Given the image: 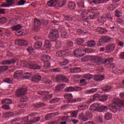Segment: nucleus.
Segmentation results:
<instances>
[{
    "label": "nucleus",
    "instance_id": "f257e3e1",
    "mask_svg": "<svg viewBox=\"0 0 124 124\" xmlns=\"http://www.w3.org/2000/svg\"><path fill=\"white\" fill-rule=\"evenodd\" d=\"M124 106V100L121 101L119 99L114 98L113 100L112 105L109 106L108 109L116 113L117 111H121L122 110V107Z\"/></svg>",
    "mask_w": 124,
    "mask_h": 124
},
{
    "label": "nucleus",
    "instance_id": "f03ea898",
    "mask_svg": "<svg viewBox=\"0 0 124 124\" xmlns=\"http://www.w3.org/2000/svg\"><path fill=\"white\" fill-rule=\"evenodd\" d=\"M98 15H99V13L97 12H92V13H91L88 11H85L81 13V17L83 22H87L88 23L89 22L88 20L95 19Z\"/></svg>",
    "mask_w": 124,
    "mask_h": 124
},
{
    "label": "nucleus",
    "instance_id": "7ed1b4c3",
    "mask_svg": "<svg viewBox=\"0 0 124 124\" xmlns=\"http://www.w3.org/2000/svg\"><path fill=\"white\" fill-rule=\"evenodd\" d=\"M51 79L53 80L54 82H58L59 83L62 82H68V78L62 74L56 76L53 75L52 76Z\"/></svg>",
    "mask_w": 124,
    "mask_h": 124
},
{
    "label": "nucleus",
    "instance_id": "20e7f679",
    "mask_svg": "<svg viewBox=\"0 0 124 124\" xmlns=\"http://www.w3.org/2000/svg\"><path fill=\"white\" fill-rule=\"evenodd\" d=\"M93 118V113L89 111H87L85 113V115H84V113H81L78 115V120L82 121V122H87L89 119H92Z\"/></svg>",
    "mask_w": 124,
    "mask_h": 124
},
{
    "label": "nucleus",
    "instance_id": "39448f33",
    "mask_svg": "<svg viewBox=\"0 0 124 124\" xmlns=\"http://www.w3.org/2000/svg\"><path fill=\"white\" fill-rule=\"evenodd\" d=\"M65 99H67V102L69 103H73L75 102H77L78 101H81L82 99L78 98V99H72L73 98V96L71 93H66L64 95Z\"/></svg>",
    "mask_w": 124,
    "mask_h": 124
},
{
    "label": "nucleus",
    "instance_id": "423d86ee",
    "mask_svg": "<svg viewBox=\"0 0 124 124\" xmlns=\"http://www.w3.org/2000/svg\"><path fill=\"white\" fill-rule=\"evenodd\" d=\"M50 39H53V40H57L59 38V31L56 29H52L48 35Z\"/></svg>",
    "mask_w": 124,
    "mask_h": 124
},
{
    "label": "nucleus",
    "instance_id": "0eeeda50",
    "mask_svg": "<svg viewBox=\"0 0 124 124\" xmlns=\"http://www.w3.org/2000/svg\"><path fill=\"white\" fill-rule=\"evenodd\" d=\"M113 60L114 59L113 58H107L105 59L103 63H105V64H109V67H110V68H112V69L114 71H116L117 70V67H116V65L114 63H110V62H112Z\"/></svg>",
    "mask_w": 124,
    "mask_h": 124
},
{
    "label": "nucleus",
    "instance_id": "6e6552de",
    "mask_svg": "<svg viewBox=\"0 0 124 124\" xmlns=\"http://www.w3.org/2000/svg\"><path fill=\"white\" fill-rule=\"evenodd\" d=\"M12 29L13 31H16V35H25V33L21 32V31H20V30H22V25L20 24L14 25L12 27Z\"/></svg>",
    "mask_w": 124,
    "mask_h": 124
},
{
    "label": "nucleus",
    "instance_id": "1a4fd4ad",
    "mask_svg": "<svg viewBox=\"0 0 124 124\" xmlns=\"http://www.w3.org/2000/svg\"><path fill=\"white\" fill-rule=\"evenodd\" d=\"M28 90L26 88H21L17 89L16 92V96L17 97H19V96H23L27 93V91Z\"/></svg>",
    "mask_w": 124,
    "mask_h": 124
},
{
    "label": "nucleus",
    "instance_id": "9d476101",
    "mask_svg": "<svg viewBox=\"0 0 124 124\" xmlns=\"http://www.w3.org/2000/svg\"><path fill=\"white\" fill-rule=\"evenodd\" d=\"M82 90V88L80 87H69L65 89V92L66 93H70L71 92H79Z\"/></svg>",
    "mask_w": 124,
    "mask_h": 124
},
{
    "label": "nucleus",
    "instance_id": "9b49d317",
    "mask_svg": "<svg viewBox=\"0 0 124 124\" xmlns=\"http://www.w3.org/2000/svg\"><path fill=\"white\" fill-rule=\"evenodd\" d=\"M16 45L18 46H28V42L23 39H18L15 42Z\"/></svg>",
    "mask_w": 124,
    "mask_h": 124
},
{
    "label": "nucleus",
    "instance_id": "f8f14e48",
    "mask_svg": "<svg viewBox=\"0 0 124 124\" xmlns=\"http://www.w3.org/2000/svg\"><path fill=\"white\" fill-rule=\"evenodd\" d=\"M51 41H52V40H46L44 46V50H46V51H48V50H50V48L52 47V44H51Z\"/></svg>",
    "mask_w": 124,
    "mask_h": 124
},
{
    "label": "nucleus",
    "instance_id": "ddd939ff",
    "mask_svg": "<svg viewBox=\"0 0 124 124\" xmlns=\"http://www.w3.org/2000/svg\"><path fill=\"white\" fill-rule=\"evenodd\" d=\"M41 25V22H40L39 19H37L36 18H35L34 19V27L35 31H37L39 30V26H40Z\"/></svg>",
    "mask_w": 124,
    "mask_h": 124
},
{
    "label": "nucleus",
    "instance_id": "4468645a",
    "mask_svg": "<svg viewBox=\"0 0 124 124\" xmlns=\"http://www.w3.org/2000/svg\"><path fill=\"white\" fill-rule=\"evenodd\" d=\"M94 63L97 64L98 62H103V59L102 57L100 56H95L92 60Z\"/></svg>",
    "mask_w": 124,
    "mask_h": 124
},
{
    "label": "nucleus",
    "instance_id": "2eb2a0df",
    "mask_svg": "<svg viewBox=\"0 0 124 124\" xmlns=\"http://www.w3.org/2000/svg\"><path fill=\"white\" fill-rule=\"evenodd\" d=\"M115 49V45L113 44H109L106 46V51L108 52H113V50Z\"/></svg>",
    "mask_w": 124,
    "mask_h": 124
},
{
    "label": "nucleus",
    "instance_id": "dca6fc26",
    "mask_svg": "<svg viewBox=\"0 0 124 124\" xmlns=\"http://www.w3.org/2000/svg\"><path fill=\"white\" fill-rule=\"evenodd\" d=\"M99 106H100V104H99L98 103H96L91 105L90 107V109L92 111H97Z\"/></svg>",
    "mask_w": 124,
    "mask_h": 124
},
{
    "label": "nucleus",
    "instance_id": "f3484780",
    "mask_svg": "<svg viewBox=\"0 0 124 124\" xmlns=\"http://www.w3.org/2000/svg\"><path fill=\"white\" fill-rule=\"evenodd\" d=\"M41 77L40 75H35L32 78L31 81L34 83H38L39 81H41Z\"/></svg>",
    "mask_w": 124,
    "mask_h": 124
},
{
    "label": "nucleus",
    "instance_id": "a211bd4d",
    "mask_svg": "<svg viewBox=\"0 0 124 124\" xmlns=\"http://www.w3.org/2000/svg\"><path fill=\"white\" fill-rule=\"evenodd\" d=\"M20 77H23V72L21 71H17L14 74V78L15 79H18Z\"/></svg>",
    "mask_w": 124,
    "mask_h": 124
},
{
    "label": "nucleus",
    "instance_id": "6ab92c4d",
    "mask_svg": "<svg viewBox=\"0 0 124 124\" xmlns=\"http://www.w3.org/2000/svg\"><path fill=\"white\" fill-rule=\"evenodd\" d=\"M59 2V0H50L47 2V4L49 6L54 7L56 6Z\"/></svg>",
    "mask_w": 124,
    "mask_h": 124
},
{
    "label": "nucleus",
    "instance_id": "aec40b11",
    "mask_svg": "<svg viewBox=\"0 0 124 124\" xmlns=\"http://www.w3.org/2000/svg\"><path fill=\"white\" fill-rule=\"evenodd\" d=\"M17 62V59H11L7 61H4L2 63V64H12V63H15Z\"/></svg>",
    "mask_w": 124,
    "mask_h": 124
},
{
    "label": "nucleus",
    "instance_id": "412c9836",
    "mask_svg": "<svg viewBox=\"0 0 124 124\" xmlns=\"http://www.w3.org/2000/svg\"><path fill=\"white\" fill-rule=\"evenodd\" d=\"M105 77L104 75H96L94 76L93 79L95 81H102L104 80Z\"/></svg>",
    "mask_w": 124,
    "mask_h": 124
},
{
    "label": "nucleus",
    "instance_id": "4be33fe9",
    "mask_svg": "<svg viewBox=\"0 0 124 124\" xmlns=\"http://www.w3.org/2000/svg\"><path fill=\"white\" fill-rule=\"evenodd\" d=\"M100 98V94L96 93L93 95V99H91L89 101H88V102H89V103H91V102H93V101H95V100H97V99H99V100Z\"/></svg>",
    "mask_w": 124,
    "mask_h": 124
},
{
    "label": "nucleus",
    "instance_id": "5701e85b",
    "mask_svg": "<svg viewBox=\"0 0 124 124\" xmlns=\"http://www.w3.org/2000/svg\"><path fill=\"white\" fill-rule=\"evenodd\" d=\"M41 60L44 62H48L51 60V57L49 55H43Z\"/></svg>",
    "mask_w": 124,
    "mask_h": 124
},
{
    "label": "nucleus",
    "instance_id": "b1692460",
    "mask_svg": "<svg viewBox=\"0 0 124 124\" xmlns=\"http://www.w3.org/2000/svg\"><path fill=\"white\" fill-rule=\"evenodd\" d=\"M68 7L71 10H74L76 7V4L74 2H70L68 3Z\"/></svg>",
    "mask_w": 124,
    "mask_h": 124
},
{
    "label": "nucleus",
    "instance_id": "393cba45",
    "mask_svg": "<svg viewBox=\"0 0 124 124\" xmlns=\"http://www.w3.org/2000/svg\"><path fill=\"white\" fill-rule=\"evenodd\" d=\"M108 108L106 106H99L97 109V112H104L107 111Z\"/></svg>",
    "mask_w": 124,
    "mask_h": 124
},
{
    "label": "nucleus",
    "instance_id": "a878e982",
    "mask_svg": "<svg viewBox=\"0 0 124 124\" xmlns=\"http://www.w3.org/2000/svg\"><path fill=\"white\" fill-rule=\"evenodd\" d=\"M102 38H103L106 43H110V42H111L112 40H113V38L110 37H108V36H105L104 37H102Z\"/></svg>",
    "mask_w": 124,
    "mask_h": 124
},
{
    "label": "nucleus",
    "instance_id": "bb28decb",
    "mask_svg": "<svg viewBox=\"0 0 124 124\" xmlns=\"http://www.w3.org/2000/svg\"><path fill=\"white\" fill-rule=\"evenodd\" d=\"M1 103L2 104H6L8 105V104H11V103H12V100L10 99H4L1 101Z\"/></svg>",
    "mask_w": 124,
    "mask_h": 124
},
{
    "label": "nucleus",
    "instance_id": "cd10ccee",
    "mask_svg": "<svg viewBox=\"0 0 124 124\" xmlns=\"http://www.w3.org/2000/svg\"><path fill=\"white\" fill-rule=\"evenodd\" d=\"M82 69L80 67H75L71 69V73H77V72H81Z\"/></svg>",
    "mask_w": 124,
    "mask_h": 124
},
{
    "label": "nucleus",
    "instance_id": "c85d7f7f",
    "mask_svg": "<svg viewBox=\"0 0 124 124\" xmlns=\"http://www.w3.org/2000/svg\"><path fill=\"white\" fill-rule=\"evenodd\" d=\"M69 63V61L67 60V59H62L61 62H59V64L60 65H66V64H68Z\"/></svg>",
    "mask_w": 124,
    "mask_h": 124
},
{
    "label": "nucleus",
    "instance_id": "c756f323",
    "mask_svg": "<svg viewBox=\"0 0 124 124\" xmlns=\"http://www.w3.org/2000/svg\"><path fill=\"white\" fill-rule=\"evenodd\" d=\"M42 42L37 41L35 43L34 46L36 49H38V48H41V47H42Z\"/></svg>",
    "mask_w": 124,
    "mask_h": 124
},
{
    "label": "nucleus",
    "instance_id": "7c9ffc66",
    "mask_svg": "<svg viewBox=\"0 0 124 124\" xmlns=\"http://www.w3.org/2000/svg\"><path fill=\"white\" fill-rule=\"evenodd\" d=\"M105 43H106L105 41L104 40V39H103L102 37H101L99 40L98 43L97 44V45L98 46H103L105 45Z\"/></svg>",
    "mask_w": 124,
    "mask_h": 124
},
{
    "label": "nucleus",
    "instance_id": "2f4dec72",
    "mask_svg": "<svg viewBox=\"0 0 124 124\" xmlns=\"http://www.w3.org/2000/svg\"><path fill=\"white\" fill-rule=\"evenodd\" d=\"M97 91L96 89H92L84 92L85 94H90L91 93H95Z\"/></svg>",
    "mask_w": 124,
    "mask_h": 124
},
{
    "label": "nucleus",
    "instance_id": "473e14b6",
    "mask_svg": "<svg viewBox=\"0 0 124 124\" xmlns=\"http://www.w3.org/2000/svg\"><path fill=\"white\" fill-rule=\"evenodd\" d=\"M112 119V113L107 112L105 115V120L107 121H109Z\"/></svg>",
    "mask_w": 124,
    "mask_h": 124
},
{
    "label": "nucleus",
    "instance_id": "72a5a7b5",
    "mask_svg": "<svg viewBox=\"0 0 124 124\" xmlns=\"http://www.w3.org/2000/svg\"><path fill=\"white\" fill-rule=\"evenodd\" d=\"M56 56L58 58H63V50H59L56 52Z\"/></svg>",
    "mask_w": 124,
    "mask_h": 124
},
{
    "label": "nucleus",
    "instance_id": "f704fd0d",
    "mask_svg": "<svg viewBox=\"0 0 124 124\" xmlns=\"http://www.w3.org/2000/svg\"><path fill=\"white\" fill-rule=\"evenodd\" d=\"M107 99H108V96L104 94L102 95L101 96L100 95V99H99L100 101H102V102L106 101H107Z\"/></svg>",
    "mask_w": 124,
    "mask_h": 124
},
{
    "label": "nucleus",
    "instance_id": "c9c22d12",
    "mask_svg": "<svg viewBox=\"0 0 124 124\" xmlns=\"http://www.w3.org/2000/svg\"><path fill=\"white\" fill-rule=\"evenodd\" d=\"M95 45V42L93 40L87 42V46H88V47H94Z\"/></svg>",
    "mask_w": 124,
    "mask_h": 124
},
{
    "label": "nucleus",
    "instance_id": "e433bc0d",
    "mask_svg": "<svg viewBox=\"0 0 124 124\" xmlns=\"http://www.w3.org/2000/svg\"><path fill=\"white\" fill-rule=\"evenodd\" d=\"M31 75L30 73H24V72H23V75H22L23 79H29L31 77Z\"/></svg>",
    "mask_w": 124,
    "mask_h": 124
},
{
    "label": "nucleus",
    "instance_id": "4c0bfd02",
    "mask_svg": "<svg viewBox=\"0 0 124 124\" xmlns=\"http://www.w3.org/2000/svg\"><path fill=\"white\" fill-rule=\"evenodd\" d=\"M64 87H65V85L63 84H61L59 85H57L56 87V91H61V90H62V89H64Z\"/></svg>",
    "mask_w": 124,
    "mask_h": 124
},
{
    "label": "nucleus",
    "instance_id": "58836bf2",
    "mask_svg": "<svg viewBox=\"0 0 124 124\" xmlns=\"http://www.w3.org/2000/svg\"><path fill=\"white\" fill-rule=\"evenodd\" d=\"M65 4H66V1L61 0L59 2L58 6L59 7H62V6H64Z\"/></svg>",
    "mask_w": 124,
    "mask_h": 124
},
{
    "label": "nucleus",
    "instance_id": "ea45409f",
    "mask_svg": "<svg viewBox=\"0 0 124 124\" xmlns=\"http://www.w3.org/2000/svg\"><path fill=\"white\" fill-rule=\"evenodd\" d=\"M41 66H39L38 65H36L35 64H33V62H32L31 64V69H41Z\"/></svg>",
    "mask_w": 124,
    "mask_h": 124
},
{
    "label": "nucleus",
    "instance_id": "a19ab883",
    "mask_svg": "<svg viewBox=\"0 0 124 124\" xmlns=\"http://www.w3.org/2000/svg\"><path fill=\"white\" fill-rule=\"evenodd\" d=\"M31 50L32 58H33V59H35V58H38V54H37V52H36V51L33 49H32Z\"/></svg>",
    "mask_w": 124,
    "mask_h": 124
},
{
    "label": "nucleus",
    "instance_id": "79ce46f5",
    "mask_svg": "<svg viewBox=\"0 0 124 124\" xmlns=\"http://www.w3.org/2000/svg\"><path fill=\"white\" fill-rule=\"evenodd\" d=\"M111 89V87L108 85H105L104 87L102 88V90L104 92H109Z\"/></svg>",
    "mask_w": 124,
    "mask_h": 124
},
{
    "label": "nucleus",
    "instance_id": "37998d69",
    "mask_svg": "<svg viewBox=\"0 0 124 124\" xmlns=\"http://www.w3.org/2000/svg\"><path fill=\"white\" fill-rule=\"evenodd\" d=\"M52 117H54V116H53V113H49L45 116V119L46 121H47L48 120H50V119H52Z\"/></svg>",
    "mask_w": 124,
    "mask_h": 124
},
{
    "label": "nucleus",
    "instance_id": "c03bdc74",
    "mask_svg": "<svg viewBox=\"0 0 124 124\" xmlns=\"http://www.w3.org/2000/svg\"><path fill=\"white\" fill-rule=\"evenodd\" d=\"M63 58L64 57H68V56H70L71 52L70 51H67V50H63Z\"/></svg>",
    "mask_w": 124,
    "mask_h": 124
},
{
    "label": "nucleus",
    "instance_id": "a18cd8bd",
    "mask_svg": "<svg viewBox=\"0 0 124 124\" xmlns=\"http://www.w3.org/2000/svg\"><path fill=\"white\" fill-rule=\"evenodd\" d=\"M84 41L85 40H84V39L79 38L77 39V43L78 45H81V44H83V43H84Z\"/></svg>",
    "mask_w": 124,
    "mask_h": 124
},
{
    "label": "nucleus",
    "instance_id": "49530a36",
    "mask_svg": "<svg viewBox=\"0 0 124 124\" xmlns=\"http://www.w3.org/2000/svg\"><path fill=\"white\" fill-rule=\"evenodd\" d=\"M84 78H86L87 80H91L93 77V75L90 74H86L84 75Z\"/></svg>",
    "mask_w": 124,
    "mask_h": 124
},
{
    "label": "nucleus",
    "instance_id": "de8ad7c7",
    "mask_svg": "<svg viewBox=\"0 0 124 124\" xmlns=\"http://www.w3.org/2000/svg\"><path fill=\"white\" fill-rule=\"evenodd\" d=\"M61 36L62 38H68V34L65 31L62 32Z\"/></svg>",
    "mask_w": 124,
    "mask_h": 124
},
{
    "label": "nucleus",
    "instance_id": "09e8293b",
    "mask_svg": "<svg viewBox=\"0 0 124 124\" xmlns=\"http://www.w3.org/2000/svg\"><path fill=\"white\" fill-rule=\"evenodd\" d=\"M28 98L26 96L23 95L21 97L19 100V102H26Z\"/></svg>",
    "mask_w": 124,
    "mask_h": 124
},
{
    "label": "nucleus",
    "instance_id": "8fccbe9b",
    "mask_svg": "<svg viewBox=\"0 0 124 124\" xmlns=\"http://www.w3.org/2000/svg\"><path fill=\"white\" fill-rule=\"evenodd\" d=\"M8 69V66H0V72L5 71Z\"/></svg>",
    "mask_w": 124,
    "mask_h": 124
},
{
    "label": "nucleus",
    "instance_id": "3c124183",
    "mask_svg": "<svg viewBox=\"0 0 124 124\" xmlns=\"http://www.w3.org/2000/svg\"><path fill=\"white\" fill-rule=\"evenodd\" d=\"M7 22V18L5 17L0 18V24H4Z\"/></svg>",
    "mask_w": 124,
    "mask_h": 124
},
{
    "label": "nucleus",
    "instance_id": "603ef678",
    "mask_svg": "<svg viewBox=\"0 0 124 124\" xmlns=\"http://www.w3.org/2000/svg\"><path fill=\"white\" fill-rule=\"evenodd\" d=\"M50 93L49 91H39L38 92V94H41L42 95H47Z\"/></svg>",
    "mask_w": 124,
    "mask_h": 124
},
{
    "label": "nucleus",
    "instance_id": "864d4df0",
    "mask_svg": "<svg viewBox=\"0 0 124 124\" xmlns=\"http://www.w3.org/2000/svg\"><path fill=\"white\" fill-rule=\"evenodd\" d=\"M77 115H78V110H75L73 111L71 113V117H72L73 118H76L77 117Z\"/></svg>",
    "mask_w": 124,
    "mask_h": 124
},
{
    "label": "nucleus",
    "instance_id": "5fc2aeb1",
    "mask_svg": "<svg viewBox=\"0 0 124 124\" xmlns=\"http://www.w3.org/2000/svg\"><path fill=\"white\" fill-rule=\"evenodd\" d=\"M62 46V43L59 41H57L56 42L55 47L56 49H59Z\"/></svg>",
    "mask_w": 124,
    "mask_h": 124
},
{
    "label": "nucleus",
    "instance_id": "6e6d98bb",
    "mask_svg": "<svg viewBox=\"0 0 124 124\" xmlns=\"http://www.w3.org/2000/svg\"><path fill=\"white\" fill-rule=\"evenodd\" d=\"M99 31L101 32V33H106L108 31L104 28H100L99 29Z\"/></svg>",
    "mask_w": 124,
    "mask_h": 124
},
{
    "label": "nucleus",
    "instance_id": "4d7b16f0",
    "mask_svg": "<svg viewBox=\"0 0 124 124\" xmlns=\"http://www.w3.org/2000/svg\"><path fill=\"white\" fill-rule=\"evenodd\" d=\"M2 108L4 110H10V106L6 104H3Z\"/></svg>",
    "mask_w": 124,
    "mask_h": 124
},
{
    "label": "nucleus",
    "instance_id": "13d9d810",
    "mask_svg": "<svg viewBox=\"0 0 124 124\" xmlns=\"http://www.w3.org/2000/svg\"><path fill=\"white\" fill-rule=\"evenodd\" d=\"M10 116H11V112H5L3 115V118H8L9 117H10Z\"/></svg>",
    "mask_w": 124,
    "mask_h": 124
},
{
    "label": "nucleus",
    "instance_id": "bf43d9fd",
    "mask_svg": "<svg viewBox=\"0 0 124 124\" xmlns=\"http://www.w3.org/2000/svg\"><path fill=\"white\" fill-rule=\"evenodd\" d=\"M7 0V3H8V6H11L12 4H14V2L15 1L14 0Z\"/></svg>",
    "mask_w": 124,
    "mask_h": 124
},
{
    "label": "nucleus",
    "instance_id": "052dcab7",
    "mask_svg": "<svg viewBox=\"0 0 124 124\" xmlns=\"http://www.w3.org/2000/svg\"><path fill=\"white\" fill-rule=\"evenodd\" d=\"M60 99L58 98H53L49 101V103H56V102H59Z\"/></svg>",
    "mask_w": 124,
    "mask_h": 124
},
{
    "label": "nucleus",
    "instance_id": "680f3d73",
    "mask_svg": "<svg viewBox=\"0 0 124 124\" xmlns=\"http://www.w3.org/2000/svg\"><path fill=\"white\" fill-rule=\"evenodd\" d=\"M79 82L81 86H85V85L88 84V83L86 82V80L85 79H80Z\"/></svg>",
    "mask_w": 124,
    "mask_h": 124
},
{
    "label": "nucleus",
    "instance_id": "e2e57ef3",
    "mask_svg": "<svg viewBox=\"0 0 124 124\" xmlns=\"http://www.w3.org/2000/svg\"><path fill=\"white\" fill-rule=\"evenodd\" d=\"M107 18L108 20L110 21V22L113 20V17H112V16H111V14H110V13H108L107 14Z\"/></svg>",
    "mask_w": 124,
    "mask_h": 124
},
{
    "label": "nucleus",
    "instance_id": "0e129e2a",
    "mask_svg": "<svg viewBox=\"0 0 124 124\" xmlns=\"http://www.w3.org/2000/svg\"><path fill=\"white\" fill-rule=\"evenodd\" d=\"M40 121V117H38L34 118L32 120H31V123L33 124L36 123L37 122H39Z\"/></svg>",
    "mask_w": 124,
    "mask_h": 124
},
{
    "label": "nucleus",
    "instance_id": "69168bd1",
    "mask_svg": "<svg viewBox=\"0 0 124 124\" xmlns=\"http://www.w3.org/2000/svg\"><path fill=\"white\" fill-rule=\"evenodd\" d=\"M64 17L65 18V21H72V17H71L70 16H65V15H64Z\"/></svg>",
    "mask_w": 124,
    "mask_h": 124
},
{
    "label": "nucleus",
    "instance_id": "338daca9",
    "mask_svg": "<svg viewBox=\"0 0 124 124\" xmlns=\"http://www.w3.org/2000/svg\"><path fill=\"white\" fill-rule=\"evenodd\" d=\"M77 4L78 6L81 7V8H84L85 7L84 2H78Z\"/></svg>",
    "mask_w": 124,
    "mask_h": 124
},
{
    "label": "nucleus",
    "instance_id": "774afa93",
    "mask_svg": "<svg viewBox=\"0 0 124 124\" xmlns=\"http://www.w3.org/2000/svg\"><path fill=\"white\" fill-rule=\"evenodd\" d=\"M78 108L79 110H85L86 109V106L84 105H81L78 106Z\"/></svg>",
    "mask_w": 124,
    "mask_h": 124
}]
</instances>
